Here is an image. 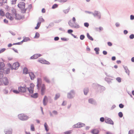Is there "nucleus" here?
Returning <instances> with one entry per match:
<instances>
[{
    "instance_id": "37",
    "label": "nucleus",
    "mask_w": 134,
    "mask_h": 134,
    "mask_svg": "<svg viewBox=\"0 0 134 134\" xmlns=\"http://www.w3.org/2000/svg\"><path fill=\"white\" fill-rule=\"evenodd\" d=\"M39 34L38 32H36L34 38H38L39 37Z\"/></svg>"
},
{
    "instance_id": "35",
    "label": "nucleus",
    "mask_w": 134,
    "mask_h": 134,
    "mask_svg": "<svg viewBox=\"0 0 134 134\" xmlns=\"http://www.w3.org/2000/svg\"><path fill=\"white\" fill-rule=\"evenodd\" d=\"M60 96V95L59 93H57L55 95V97L54 99L55 100L57 99L58 98H59Z\"/></svg>"
},
{
    "instance_id": "1",
    "label": "nucleus",
    "mask_w": 134,
    "mask_h": 134,
    "mask_svg": "<svg viewBox=\"0 0 134 134\" xmlns=\"http://www.w3.org/2000/svg\"><path fill=\"white\" fill-rule=\"evenodd\" d=\"M18 117L19 119L23 121L26 120L29 118V117L23 114L19 115Z\"/></svg>"
},
{
    "instance_id": "49",
    "label": "nucleus",
    "mask_w": 134,
    "mask_h": 134,
    "mask_svg": "<svg viewBox=\"0 0 134 134\" xmlns=\"http://www.w3.org/2000/svg\"><path fill=\"white\" fill-rule=\"evenodd\" d=\"M84 26L87 27H88L89 26V24L87 23H85L84 24Z\"/></svg>"
},
{
    "instance_id": "3",
    "label": "nucleus",
    "mask_w": 134,
    "mask_h": 134,
    "mask_svg": "<svg viewBox=\"0 0 134 134\" xmlns=\"http://www.w3.org/2000/svg\"><path fill=\"white\" fill-rule=\"evenodd\" d=\"M13 13L12 12V14L9 13H7L5 14V16L6 17L9 19L10 20H13L14 18V15H13Z\"/></svg>"
},
{
    "instance_id": "6",
    "label": "nucleus",
    "mask_w": 134,
    "mask_h": 134,
    "mask_svg": "<svg viewBox=\"0 0 134 134\" xmlns=\"http://www.w3.org/2000/svg\"><path fill=\"white\" fill-rule=\"evenodd\" d=\"M20 66L18 62H16L14 63L11 67L12 69H17Z\"/></svg>"
},
{
    "instance_id": "2",
    "label": "nucleus",
    "mask_w": 134,
    "mask_h": 134,
    "mask_svg": "<svg viewBox=\"0 0 134 134\" xmlns=\"http://www.w3.org/2000/svg\"><path fill=\"white\" fill-rule=\"evenodd\" d=\"M12 12L13 13V15H14V16H15V18L17 20H20L22 18L21 16L19 14H17L16 13V10L15 9H13L12 10Z\"/></svg>"
},
{
    "instance_id": "47",
    "label": "nucleus",
    "mask_w": 134,
    "mask_h": 134,
    "mask_svg": "<svg viewBox=\"0 0 134 134\" xmlns=\"http://www.w3.org/2000/svg\"><path fill=\"white\" fill-rule=\"evenodd\" d=\"M6 49L5 48L2 49L0 50V53H1L4 52Z\"/></svg>"
},
{
    "instance_id": "8",
    "label": "nucleus",
    "mask_w": 134,
    "mask_h": 134,
    "mask_svg": "<svg viewBox=\"0 0 134 134\" xmlns=\"http://www.w3.org/2000/svg\"><path fill=\"white\" fill-rule=\"evenodd\" d=\"M69 24L70 26L72 27L77 29L80 27V26L79 25L76 24H73L70 21L69 22Z\"/></svg>"
},
{
    "instance_id": "29",
    "label": "nucleus",
    "mask_w": 134,
    "mask_h": 134,
    "mask_svg": "<svg viewBox=\"0 0 134 134\" xmlns=\"http://www.w3.org/2000/svg\"><path fill=\"white\" fill-rule=\"evenodd\" d=\"M88 102L89 103L92 104H94V101L92 98H90L88 100Z\"/></svg>"
},
{
    "instance_id": "38",
    "label": "nucleus",
    "mask_w": 134,
    "mask_h": 134,
    "mask_svg": "<svg viewBox=\"0 0 134 134\" xmlns=\"http://www.w3.org/2000/svg\"><path fill=\"white\" fill-rule=\"evenodd\" d=\"M116 80L119 82H120L121 81V79L120 77H118L116 79Z\"/></svg>"
},
{
    "instance_id": "7",
    "label": "nucleus",
    "mask_w": 134,
    "mask_h": 134,
    "mask_svg": "<svg viewBox=\"0 0 134 134\" xmlns=\"http://www.w3.org/2000/svg\"><path fill=\"white\" fill-rule=\"evenodd\" d=\"M46 90L45 85L43 84L41 86V93L42 95H43L44 93Z\"/></svg>"
},
{
    "instance_id": "32",
    "label": "nucleus",
    "mask_w": 134,
    "mask_h": 134,
    "mask_svg": "<svg viewBox=\"0 0 134 134\" xmlns=\"http://www.w3.org/2000/svg\"><path fill=\"white\" fill-rule=\"evenodd\" d=\"M88 92V89L87 88H85L84 90V94L85 95L87 94V93Z\"/></svg>"
},
{
    "instance_id": "64",
    "label": "nucleus",
    "mask_w": 134,
    "mask_h": 134,
    "mask_svg": "<svg viewBox=\"0 0 134 134\" xmlns=\"http://www.w3.org/2000/svg\"><path fill=\"white\" fill-rule=\"evenodd\" d=\"M107 53L106 51H103V53L104 55H106L107 54Z\"/></svg>"
},
{
    "instance_id": "21",
    "label": "nucleus",
    "mask_w": 134,
    "mask_h": 134,
    "mask_svg": "<svg viewBox=\"0 0 134 134\" xmlns=\"http://www.w3.org/2000/svg\"><path fill=\"white\" fill-rule=\"evenodd\" d=\"M91 132L93 134H97L98 133V131L97 130L95 129L93 130Z\"/></svg>"
},
{
    "instance_id": "45",
    "label": "nucleus",
    "mask_w": 134,
    "mask_h": 134,
    "mask_svg": "<svg viewBox=\"0 0 134 134\" xmlns=\"http://www.w3.org/2000/svg\"><path fill=\"white\" fill-rule=\"evenodd\" d=\"M13 91L14 93H16V94L19 93V91H18L17 90H13Z\"/></svg>"
},
{
    "instance_id": "39",
    "label": "nucleus",
    "mask_w": 134,
    "mask_h": 134,
    "mask_svg": "<svg viewBox=\"0 0 134 134\" xmlns=\"http://www.w3.org/2000/svg\"><path fill=\"white\" fill-rule=\"evenodd\" d=\"M71 132V131L70 130L66 131L64 132L65 134H70Z\"/></svg>"
},
{
    "instance_id": "40",
    "label": "nucleus",
    "mask_w": 134,
    "mask_h": 134,
    "mask_svg": "<svg viewBox=\"0 0 134 134\" xmlns=\"http://www.w3.org/2000/svg\"><path fill=\"white\" fill-rule=\"evenodd\" d=\"M58 5L57 4H55L52 6V9H54L57 8L58 7Z\"/></svg>"
},
{
    "instance_id": "15",
    "label": "nucleus",
    "mask_w": 134,
    "mask_h": 134,
    "mask_svg": "<svg viewBox=\"0 0 134 134\" xmlns=\"http://www.w3.org/2000/svg\"><path fill=\"white\" fill-rule=\"evenodd\" d=\"M105 121L107 123L111 124H113V121L110 119L109 118L106 119L105 120Z\"/></svg>"
},
{
    "instance_id": "17",
    "label": "nucleus",
    "mask_w": 134,
    "mask_h": 134,
    "mask_svg": "<svg viewBox=\"0 0 134 134\" xmlns=\"http://www.w3.org/2000/svg\"><path fill=\"white\" fill-rule=\"evenodd\" d=\"M43 79L44 81L47 83H49L50 82V81L48 77H43Z\"/></svg>"
},
{
    "instance_id": "33",
    "label": "nucleus",
    "mask_w": 134,
    "mask_h": 134,
    "mask_svg": "<svg viewBox=\"0 0 134 134\" xmlns=\"http://www.w3.org/2000/svg\"><path fill=\"white\" fill-rule=\"evenodd\" d=\"M41 24V23L40 22H38L37 24V26L35 27V29H38L40 25Z\"/></svg>"
},
{
    "instance_id": "55",
    "label": "nucleus",
    "mask_w": 134,
    "mask_h": 134,
    "mask_svg": "<svg viewBox=\"0 0 134 134\" xmlns=\"http://www.w3.org/2000/svg\"><path fill=\"white\" fill-rule=\"evenodd\" d=\"M108 45L110 46H111L112 45V43L110 42H108L107 43Z\"/></svg>"
},
{
    "instance_id": "54",
    "label": "nucleus",
    "mask_w": 134,
    "mask_h": 134,
    "mask_svg": "<svg viewBox=\"0 0 134 134\" xmlns=\"http://www.w3.org/2000/svg\"><path fill=\"white\" fill-rule=\"evenodd\" d=\"M124 105L122 104H120L119 105V107L120 108H123Z\"/></svg>"
},
{
    "instance_id": "52",
    "label": "nucleus",
    "mask_w": 134,
    "mask_h": 134,
    "mask_svg": "<svg viewBox=\"0 0 134 134\" xmlns=\"http://www.w3.org/2000/svg\"><path fill=\"white\" fill-rule=\"evenodd\" d=\"M73 32V31L72 30L70 29L68 31V32L69 34H70Z\"/></svg>"
},
{
    "instance_id": "24",
    "label": "nucleus",
    "mask_w": 134,
    "mask_h": 134,
    "mask_svg": "<svg viewBox=\"0 0 134 134\" xmlns=\"http://www.w3.org/2000/svg\"><path fill=\"white\" fill-rule=\"evenodd\" d=\"M87 36L88 37V38L91 41H93V38H92V37H91L89 34L87 33Z\"/></svg>"
},
{
    "instance_id": "20",
    "label": "nucleus",
    "mask_w": 134,
    "mask_h": 134,
    "mask_svg": "<svg viewBox=\"0 0 134 134\" xmlns=\"http://www.w3.org/2000/svg\"><path fill=\"white\" fill-rule=\"evenodd\" d=\"M37 85L39 86L41 83H42V80L41 78H38L37 79Z\"/></svg>"
},
{
    "instance_id": "4",
    "label": "nucleus",
    "mask_w": 134,
    "mask_h": 134,
    "mask_svg": "<svg viewBox=\"0 0 134 134\" xmlns=\"http://www.w3.org/2000/svg\"><path fill=\"white\" fill-rule=\"evenodd\" d=\"M9 81L7 77L4 78L1 81V83L2 85H7L9 84Z\"/></svg>"
},
{
    "instance_id": "25",
    "label": "nucleus",
    "mask_w": 134,
    "mask_h": 134,
    "mask_svg": "<svg viewBox=\"0 0 134 134\" xmlns=\"http://www.w3.org/2000/svg\"><path fill=\"white\" fill-rule=\"evenodd\" d=\"M5 133V134H12V130H8L6 131Z\"/></svg>"
},
{
    "instance_id": "12",
    "label": "nucleus",
    "mask_w": 134,
    "mask_h": 134,
    "mask_svg": "<svg viewBox=\"0 0 134 134\" xmlns=\"http://www.w3.org/2000/svg\"><path fill=\"white\" fill-rule=\"evenodd\" d=\"M75 93L73 91H71L68 94V98H70L73 97V96L74 95Z\"/></svg>"
},
{
    "instance_id": "58",
    "label": "nucleus",
    "mask_w": 134,
    "mask_h": 134,
    "mask_svg": "<svg viewBox=\"0 0 134 134\" xmlns=\"http://www.w3.org/2000/svg\"><path fill=\"white\" fill-rule=\"evenodd\" d=\"M53 113L54 114V115H57V112L55 111V110H54L53 111Z\"/></svg>"
},
{
    "instance_id": "41",
    "label": "nucleus",
    "mask_w": 134,
    "mask_h": 134,
    "mask_svg": "<svg viewBox=\"0 0 134 134\" xmlns=\"http://www.w3.org/2000/svg\"><path fill=\"white\" fill-rule=\"evenodd\" d=\"M10 69H7L5 71V73L6 74H8L10 72Z\"/></svg>"
},
{
    "instance_id": "44",
    "label": "nucleus",
    "mask_w": 134,
    "mask_h": 134,
    "mask_svg": "<svg viewBox=\"0 0 134 134\" xmlns=\"http://www.w3.org/2000/svg\"><path fill=\"white\" fill-rule=\"evenodd\" d=\"M85 38V36L83 35H81L80 37V39L81 40H83Z\"/></svg>"
},
{
    "instance_id": "23",
    "label": "nucleus",
    "mask_w": 134,
    "mask_h": 134,
    "mask_svg": "<svg viewBox=\"0 0 134 134\" xmlns=\"http://www.w3.org/2000/svg\"><path fill=\"white\" fill-rule=\"evenodd\" d=\"M4 66V64L3 63L1 62L0 63V69H2L3 68Z\"/></svg>"
},
{
    "instance_id": "57",
    "label": "nucleus",
    "mask_w": 134,
    "mask_h": 134,
    "mask_svg": "<svg viewBox=\"0 0 134 134\" xmlns=\"http://www.w3.org/2000/svg\"><path fill=\"white\" fill-rule=\"evenodd\" d=\"M59 38L58 37H55L54 38V40L55 41H58L59 40Z\"/></svg>"
},
{
    "instance_id": "63",
    "label": "nucleus",
    "mask_w": 134,
    "mask_h": 134,
    "mask_svg": "<svg viewBox=\"0 0 134 134\" xmlns=\"http://www.w3.org/2000/svg\"><path fill=\"white\" fill-rule=\"evenodd\" d=\"M116 59V58L115 57H113L111 58V59L113 60H115Z\"/></svg>"
},
{
    "instance_id": "11",
    "label": "nucleus",
    "mask_w": 134,
    "mask_h": 134,
    "mask_svg": "<svg viewBox=\"0 0 134 134\" xmlns=\"http://www.w3.org/2000/svg\"><path fill=\"white\" fill-rule=\"evenodd\" d=\"M25 4L24 2H20L18 5V7L21 9H24L25 8Z\"/></svg>"
},
{
    "instance_id": "48",
    "label": "nucleus",
    "mask_w": 134,
    "mask_h": 134,
    "mask_svg": "<svg viewBox=\"0 0 134 134\" xmlns=\"http://www.w3.org/2000/svg\"><path fill=\"white\" fill-rule=\"evenodd\" d=\"M130 38L131 39H133L134 38V35L132 34L130 36Z\"/></svg>"
},
{
    "instance_id": "51",
    "label": "nucleus",
    "mask_w": 134,
    "mask_h": 134,
    "mask_svg": "<svg viewBox=\"0 0 134 134\" xmlns=\"http://www.w3.org/2000/svg\"><path fill=\"white\" fill-rule=\"evenodd\" d=\"M3 76V75L1 71L0 72V78L2 77Z\"/></svg>"
},
{
    "instance_id": "43",
    "label": "nucleus",
    "mask_w": 134,
    "mask_h": 134,
    "mask_svg": "<svg viewBox=\"0 0 134 134\" xmlns=\"http://www.w3.org/2000/svg\"><path fill=\"white\" fill-rule=\"evenodd\" d=\"M44 21V20L42 18H40L39 19L38 22H40L41 23L42 22H43Z\"/></svg>"
},
{
    "instance_id": "46",
    "label": "nucleus",
    "mask_w": 134,
    "mask_h": 134,
    "mask_svg": "<svg viewBox=\"0 0 134 134\" xmlns=\"http://www.w3.org/2000/svg\"><path fill=\"white\" fill-rule=\"evenodd\" d=\"M17 0H12V4H14L16 3Z\"/></svg>"
},
{
    "instance_id": "36",
    "label": "nucleus",
    "mask_w": 134,
    "mask_h": 134,
    "mask_svg": "<svg viewBox=\"0 0 134 134\" xmlns=\"http://www.w3.org/2000/svg\"><path fill=\"white\" fill-rule=\"evenodd\" d=\"M55 1H58L60 2H65L67 1L66 0H55Z\"/></svg>"
},
{
    "instance_id": "5",
    "label": "nucleus",
    "mask_w": 134,
    "mask_h": 134,
    "mask_svg": "<svg viewBox=\"0 0 134 134\" xmlns=\"http://www.w3.org/2000/svg\"><path fill=\"white\" fill-rule=\"evenodd\" d=\"M34 85L32 83H31L30 85V87L28 88V90L30 93H32L34 92Z\"/></svg>"
},
{
    "instance_id": "13",
    "label": "nucleus",
    "mask_w": 134,
    "mask_h": 134,
    "mask_svg": "<svg viewBox=\"0 0 134 134\" xmlns=\"http://www.w3.org/2000/svg\"><path fill=\"white\" fill-rule=\"evenodd\" d=\"M41 56V55L40 54H35L33 56L31 57V59H36L38 57Z\"/></svg>"
},
{
    "instance_id": "18",
    "label": "nucleus",
    "mask_w": 134,
    "mask_h": 134,
    "mask_svg": "<svg viewBox=\"0 0 134 134\" xmlns=\"http://www.w3.org/2000/svg\"><path fill=\"white\" fill-rule=\"evenodd\" d=\"M94 15L95 16H97L99 18H100V13L97 11H95Z\"/></svg>"
},
{
    "instance_id": "22",
    "label": "nucleus",
    "mask_w": 134,
    "mask_h": 134,
    "mask_svg": "<svg viewBox=\"0 0 134 134\" xmlns=\"http://www.w3.org/2000/svg\"><path fill=\"white\" fill-rule=\"evenodd\" d=\"M23 72L24 74H26L28 73V70L27 68H24Z\"/></svg>"
},
{
    "instance_id": "31",
    "label": "nucleus",
    "mask_w": 134,
    "mask_h": 134,
    "mask_svg": "<svg viewBox=\"0 0 134 134\" xmlns=\"http://www.w3.org/2000/svg\"><path fill=\"white\" fill-rule=\"evenodd\" d=\"M0 15L2 16H4L5 15L4 13L2 10H0Z\"/></svg>"
},
{
    "instance_id": "26",
    "label": "nucleus",
    "mask_w": 134,
    "mask_h": 134,
    "mask_svg": "<svg viewBox=\"0 0 134 134\" xmlns=\"http://www.w3.org/2000/svg\"><path fill=\"white\" fill-rule=\"evenodd\" d=\"M30 40V39L29 37H25L22 41V42H26Z\"/></svg>"
},
{
    "instance_id": "28",
    "label": "nucleus",
    "mask_w": 134,
    "mask_h": 134,
    "mask_svg": "<svg viewBox=\"0 0 134 134\" xmlns=\"http://www.w3.org/2000/svg\"><path fill=\"white\" fill-rule=\"evenodd\" d=\"M38 96V94L37 93H35L31 95V97L34 98H37Z\"/></svg>"
},
{
    "instance_id": "60",
    "label": "nucleus",
    "mask_w": 134,
    "mask_h": 134,
    "mask_svg": "<svg viewBox=\"0 0 134 134\" xmlns=\"http://www.w3.org/2000/svg\"><path fill=\"white\" fill-rule=\"evenodd\" d=\"M4 23H8V21L6 19H5L4 20Z\"/></svg>"
},
{
    "instance_id": "59",
    "label": "nucleus",
    "mask_w": 134,
    "mask_h": 134,
    "mask_svg": "<svg viewBox=\"0 0 134 134\" xmlns=\"http://www.w3.org/2000/svg\"><path fill=\"white\" fill-rule=\"evenodd\" d=\"M130 19L132 20L134 19V16L131 15L130 16Z\"/></svg>"
},
{
    "instance_id": "10",
    "label": "nucleus",
    "mask_w": 134,
    "mask_h": 134,
    "mask_svg": "<svg viewBox=\"0 0 134 134\" xmlns=\"http://www.w3.org/2000/svg\"><path fill=\"white\" fill-rule=\"evenodd\" d=\"M18 90L19 92H26V86H25L24 87H18Z\"/></svg>"
},
{
    "instance_id": "16",
    "label": "nucleus",
    "mask_w": 134,
    "mask_h": 134,
    "mask_svg": "<svg viewBox=\"0 0 134 134\" xmlns=\"http://www.w3.org/2000/svg\"><path fill=\"white\" fill-rule=\"evenodd\" d=\"M29 76L31 80H33L35 77V76L34 73L32 72H29Z\"/></svg>"
},
{
    "instance_id": "56",
    "label": "nucleus",
    "mask_w": 134,
    "mask_h": 134,
    "mask_svg": "<svg viewBox=\"0 0 134 134\" xmlns=\"http://www.w3.org/2000/svg\"><path fill=\"white\" fill-rule=\"evenodd\" d=\"M69 10L68 9L65 10H64V12L65 13H68L69 12Z\"/></svg>"
},
{
    "instance_id": "27",
    "label": "nucleus",
    "mask_w": 134,
    "mask_h": 134,
    "mask_svg": "<svg viewBox=\"0 0 134 134\" xmlns=\"http://www.w3.org/2000/svg\"><path fill=\"white\" fill-rule=\"evenodd\" d=\"M31 130L32 131H35V128L34 125L33 124H32L30 126Z\"/></svg>"
},
{
    "instance_id": "30",
    "label": "nucleus",
    "mask_w": 134,
    "mask_h": 134,
    "mask_svg": "<svg viewBox=\"0 0 134 134\" xmlns=\"http://www.w3.org/2000/svg\"><path fill=\"white\" fill-rule=\"evenodd\" d=\"M94 51H96V53L97 54H98L99 53V48H96L94 49Z\"/></svg>"
},
{
    "instance_id": "14",
    "label": "nucleus",
    "mask_w": 134,
    "mask_h": 134,
    "mask_svg": "<svg viewBox=\"0 0 134 134\" xmlns=\"http://www.w3.org/2000/svg\"><path fill=\"white\" fill-rule=\"evenodd\" d=\"M48 101V98L46 96H45L43 100V104L44 105L47 104Z\"/></svg>"
},
{
    "instance_id": "62",
    "label": "nucleus",
    "mask_w": 134,
    "mask_h": 134,
    "mask_svg": "<svg viewBox=\"0 0 134 134\" xmlns=\"http://www.w3.org/2000/svg\"><path fill=\"white\" fill-rule=\"evenodd\" d=\"M46 10L44 8H43L42 9V12L43 13H44L45 12Z\"/></svg>"
},
{
    "instance_id": "50",
    "label": "nucleus",
    "mask_w": 134,
    "mask_h": 134,
    "mask_svg": "<svg viewBox=\"0 0 134 134\" xmlns=\"http://www.w3.org/2000/svg\"><path fill=\"white\" fill-rule=\"evenodd\" d=\"M129 134H134L133 131L132 130H130L129 132Z\"/></svg>"
},
{
    "instance_id": "42",
    "label": "nucleus",
    "mask_w": 134,
    "mask_h": 134,
    "mask_svg": "<svg viewBox=\"0 0 134 134\" xmlns=\"http://www.w3.org/2000/svg\"><path fill=\"white\" fill-rule=\"evenodd\" d=\"M118 115L120 118H122L123 116V114L121 112H120L118 113Z\"/></svg>"
},
{
    "instance_id": "9",
    "label": "nucleus",
    "mask_w": 134,
    "mask_h": 134,
    "mask_svg": "<svg viewBox=\"0 0 134 134\" xmlns=\"http://www.w3.org/2000/svg\"><path fill=\"white\" fill-rule=\"evenodd\" d=\"M85 126V124L80 122H79L74 125L73 127L74 128H80Z\"/></svg>"
},
{
    "instance_id": "34",
    "label": "nucleus",
    "mask_w": 134,
    "mask_h": 134,
    "mask_svg": "<svg viewBox=\"0 0 134 134\" xmlns=\"http://www.w3.org/2000/svg\"><path fill=\"white\" fill-rule=\"evenodd\" d=\"M39 62L42 63L43 64H49V62H47L48 63H46V62L45 60H40L39 61Z\"/></svg>"
},
{
    "instance_id": "61",
    "label": "nucleus",
    "mask_w": 134,
    "mask_h": 134,
    "mask_svg": "<svg viewBox=\"0 0 134 134\" xmlns=\"http://www.w3.org/2000/svg\"><path fill=\"white\" fill-rule=\"evenodd\" d=\"M32 8V5L31 4H30L28 7V8L29 9H31Z\"/></svg>"
},
{
    "instance_id": "53",
    "label": "nucleus",
    "mask_w": 134,
    "mask_h": 134,
    "mask_svg": "<svg viewBox=\"0 0 134 134\" xmlns=\"http://www.w3.org/2000/svg\"><path fill=\"white\" fill-rule=\"evenodd\" d=\"M104 118L102 117L100 118V121H101L102 122H103L104 121Z\"/></svg>"
},
{
    "instance_id": "19",
    "label": "nucleus",
    "mask_w": 134,
    "mask_h": 134,
    "mask_svg": "<svg viewBox=\"0 0 134 134\" xmlns=\"http://www.w3.org/2000/svg\"><path fill=\"white\" fill-rule=\"evenodd\" d=\"M44 126L45 129L46 131H48L49 130V128L46 122H45L44 124Z\"/></svg>"
}]
</instances>
